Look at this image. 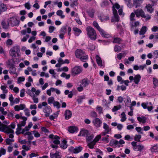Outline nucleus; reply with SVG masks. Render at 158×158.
Returning a JSON list of instances; mask_svg holds the SVG:
<instances>
[{
  "label": "nucleus",
  "mask_w": 158,
  "mask_h": 158,
  "mask_svg": "<svg viewBox=\"0 0 158 158\" xmlns=\"http://www.w3.org/2000/svg\"><path fill=\"white\" fill-rule=\"evenodd\" d=\"M50 157L51 158H61V157L60 154L58 152H56L55 153H50Z\"/></svg>",
  "instance_id": "13"
},
{
  "label": "nucleus",
  "mask_w": 158,
  "mask_h": 158,
  "mask_svg": "<svg viewBox=\"0 0 158 158\" xmlns=\"http://www.w3.org/2000/svg\"><path fill=\"white\" fill-rule=\"evenodd\" d=\"M75 54L77 58H80L85 54V52L80 49H78L75 52Z\"/></svg>",
  "instance_id": "9"
},
{
  "label": "nucleus",
  "mask_w": 158,
  "mask_h": 158,
  "mask_svg": "<svg viewBox=\"0 0 158 158\" xmlns=\"http://www.w3.org/2000/svg\"><path fill=\"white\" fill-rule=\"evenodd\" d=\"M141 136L140 135H136L134 138V139L135 141L138 142H140V139L141 138Z\"/></svg>",
  "instance_id": "54"
},
{
  "label": "nucleus",
  "mask_w": 158,
  "mask_h": 158,
  "mask_svg": "<svg viewBox=\"0 0 158 158\" xmlns=\"http://www.w3.org/2000/svg\"><path fill=\"white\" fill-rule=\"evenodd\" d=\"M71 3L70 4V6L73 7L74 6H76L77 5V3L76 0H71Z\"/></svg>",
  "instance_id": "42"
},
{
  "label": "nucleus",
  "mask_w": 158,
  "mask_h": 158,
  "mask_svg": "<svg viewBox=\"0 0 158 158\" xmlns=\"http://www.w3.org/2000/svg\"><path fill=\"white\" fill-rule=\"evenodd\" d=\"M114 16L111 19V21L112 22H118L119 20V17L118 14L116 10H114L113 12Z\"/></svg>",
  "instance_id": "6"
},
{
  "label": "nucleus",
  "mask_w": 158,
  "mask_h": 158,
  "mask_svg": "<svg viewBox=\"0 0 158 158\" xmlns=\"http://www.w3.org/2000/svg\"><path fill=\"white\" fill-rule=\"evenodd\" d=\"M82 71V69L79 67L76 66L73 68L72 70V75L75 76L80 73Z\"/></svg>",
  "instance_id": "7"
},
{
  "label": "nucleus",
  "mask_w": 158,
  "mask_h": 158,
  "mask_svg": "<svg viewBox=\"0 0 158 158\" xmlns=\"http://www.w3.org/2000/svg\"><path fill=\"white\" fill-rule=\"evenodd\" d=\"M82 149V148L81 146H79L75 148L73 147H71L69 150L73 153L76 154L81 152Z\"/></svg>",
  "instance_id": "8"
},
{
  "label": "nucleus",
  "mask_w": 158,
  "mask_h": 158,
  "mask_svg": "<svg viewBox=\"0 0 158 158\" xmlns=\"http://www.w3.org/2000/svg\"><path fill=\"white\" fill-rule=\"evenodd\" d=\"M31 97H32L34 103H37L38 102V98L35 97V95L34 93H32V95H31Z\"/></svg>",
  "instance_id": "44"
},
{
  "label": "nucleus",
  "mask_w": 158,
  "mask_h": 158,
  "mask_svg": "<svg viewBox=\"0 0 158 158\" xmlns=\"http://www.w3.org/2000/svg\"><path fill=\"white\" fill-rule=\"evenodd\" d=\"M9 22L12 26H15L19 25V21L15 18L12 17L10 18Z\"/></svg>",
  "instance_id": "10"
},
{
  "label": "nucleus",
  "mask_w": 158,
  "mask_h": 158,
  "mask_svg": "<svg viewBox=\"0 0 158 158\" xmlns=\"http://www.w3.org/2000/svg\"><path fill=\"white\" fill-rule=\"evenodd\" d=\"M87 34L91 40H95L97 39V34L95 30L92 27L88 26L86 28Z\"/></svg>",
  "instance_id": "1"
},
{
  "label": "nucleus",
  "mask_w": 158,
  "mask_h": 158,
  "mask_svg": "<svg viewBox=\"0 0 158 158\" xmlns=\"http://www.w3.org/2000/svg\"><path fill=\"white\" fill-rule=\"evenodd\" d=\"M93 24L98 30L101 28L99 26L98 24L96 21H94L93 23Z\"/></svg>",
  "instance_id": "51"
},
{
  "label": "nucleus",
  "mask_w": 158,
  "mask_h": 158,
  "mask_svg": "<svg viewBox=\"0 0 158 158\" xmlns=\"http://www.w3.org/2000/svg\"><path fill=\"white\" fill-rule=\"evenodd\" d=\"M73 30L75 32V35L78 36L79 34L81 33V31L79 29L77 28V27H74L73 28Z\"/></svg>",
  "instance_id": "24"
},
{
  "label": "nucleus",
  "mask_w": 158,
  "mask_h": 158,
  "mask_svg": "<svg viewBox=\"0 0 158 158\" xmlns=\"http://www.w3.org/2000/svg\"><path fill=\"white\" fill-rule=\"evenodd\" d=\"M49 137L50 139H60V138L59 136L57 135H53L51 134H50L49 136Z\"/></svg>",
  "instance_id": "55"
},
{
  "label": "nucleus",
  "mask_w": 158,
  "mask_h": 158,
  "mask_svg": "<svg viewBox=\"0 0 158 158\" xmlns=\"http://www.w3.org/2000/svg\"><path fill=\"white\" fill-rule=\"evenodd\" d=\"M0 12H4L7 10V8L6 4L3 3H2L0 5Z\"/></svg>",
  "instance_id": "23"
},
{
  "label": "nucleus",
  "mask_w": 158,
  "mask_h": 158,
  "mask_svg": "<svg viewBox=\"0 0 158 158\" xmlns=\"http://www.w3.org/2000/svg\"><path fill=\"white\" fill-rule=\"evenodd\" d=\"M66 32V28L64 27H63L61 28L60 31V33L65 34Z\"/></svg>",
  "instance_id": "62"
},
{
  "label": "nucleus",
  "mask_w": 158,
  "mask_h": 158,
  "mask_svg": "<svg viewBox=\"0 0 158 158\" xmlns=\"http://www.w3.org/2000/svg\"><path fill=\"white\" fill-rule=\"evenodd\" d=\"M89 84V83L87 79H85L82 80L81 85H82L83 87H85L88 86Z\"/></svg>",
  "instance_id": "26"
},
{
  "label": "nucleus",
  "mask_w": 158,
  "mask_h": 158,
  "mask_svg": "<svg viewBox=\"0 0 158 158\" xmlns=\"http://www.w3.org/2000/svg\"><path fill=\"white\" fill-rule=\"evenodd\" d=\"M32 132L34 134V136L35 137H39L40 136V134L38 131H32Z\"/></svg>",
  "instance_id": "60"
},
{
  "label": "nucleus",
  "mask_w": 158,
  "mask_h": 158,
  "mask_svg": "<svg viewBox=\"0 0 158 158\" xmlns=\"http://www.w3.org/2000/svg\"><path fill=\"white\" fill-rule=\"evenodd\" d=\"M54 102V98L53 97L49 98L48 99V102L49 104H51Z\"/></svg>",
  "instance_id": "49"
},
{
  "label": "nucleus",
  "mask_w": 158,
  "mask_h": 158,
  "mask_svg": "<svg viewBox=\"0 0 158 158\" xmlns=\"http://www.w3.org/2000/svg\"><path fill=\"white\" fill-rule=\"evenodd\" d=\"M1 25L2 27L5 29H7L9 27V23L7 22L6 23L4 21H2V22Z\"/></svg>",
  "instance_id": "25"
},
{
  "label": "nucleus",
  "mask_w": 158,
  "mask_h": 158,
  "mask_svg": "<svg viewBox=\"0 0 158 158\" xmlns=\"http://www.w3.org/2000/svg\"><path fill=\"white\" fill-rule=\"evenodd\" d=\"M99 18L100 19L101 21H104L106 20H109V17L107 16H100Z\"/></svg>",
  "instance_id": "41"
},
{
  "label": "nucleus",
  "mask_w": 158,
  "mask_h": 158,
  "mask_svg": "<svg viewBox=\"0 0 158 158\" xmlns=\"http://www.w3.org/2000/svg\"><path fill=\"white\" fill-rule=\"evenodd\" d=\"M9 99L11 105H12L14 104V98L12 94L10 95L9 97Z\"/></svg>",
  "instance_id": "59"
},
{
  "label": "nucleus",
  "mask_w": 158,
  "mask_h": 158,
  "mask_svg": "<svg viewBox=\"0 0 158 158\" xmlns=\"http://www.w3.org/2000/svg\"><path fill=\"white\" fill-rule=\"evenodd\" d=\"M94 135H91L89 136L88 137L86 138V141L88 143L89 142H91L93 138H94Z\"/></svg>",
  "instance_id": "50"
},
{
  "label": "nucleus",
  "mask_w": 158,
  "mask_h": 158,
  "mask_svg": "<svg viewBox=\"0 0 158 158\" xmlns=\"http://www.w3.org/2000/svg\"><path fill=\"white\" fill-rule=\"evenodd\" d=\"M66 143L67 141L66 140H63L62 142L60 144V147L63 149H65L67 147Z\"/></svg>",
  "instance_id": "29"
},
{
  "label": "nucleus",
  "mask_w": 158,
  "mask_h": 158,
  "mask_svg": "<svg viewBox=\"0 0 158 158\" xmlns=\"http://www.w3.org/2000/svg\"><path fill=\"white\" fill-rule=\"evenodd\" d=\"M121 105H119L118 106H115L112 109V111L113 112H115L121 108Z\"/></svg>",
  "instance_id": "57"
},
{
  "label": "nucleus",
  "mask_w": 158,
  "mask_h": 158,
  "mask_svg": "<svg viewBox=\"0 0 158 158\" xmlns=\"http://www.w3.org/2000/svg\"><path fill=\"white\" fill-rule=\"evenodd\" d=\"M56 14L58 16L60 17L62 19H63L65 17V15H63V12L61 10H59L57 11Z\"/></svg>",
  "instance_id": "35"
},
{
  "label": "nucleus",
  "mask_w": 158,
  "mask_h": 158,
  "mask_svg": "<svg viewBox=\"0 0 158 158\" xmlns=\"http://www.w3.org/2000/svg\"><path fill=\"white\" fill-rule=\"evenodd\" d=\"M152 152H158V145H155L151 148Z\"/></svg>",
  "instance_id": "36"
},
{
  "label": "nucleus",
  "mask_w": 158,
  "mask_h": 158,
  "mask_svg": "<svg viewBox=\"0 0 158 158\" xmlns=\"http://www.w3.org/2000/svg\"><path fill=\"white\" fill-rule=\"evenodd\" d=\"M6 151L5 149L3 148H1L0 150V157L2 155L5 154Z\"/></svg>",
  "instance_id": "53"
},
{
  "label": "nucleus",
  "mask_w": 158,
  "mask_h": 158,
  "mask_svg": "<svg viewBox=\"0 0 158 158\" xmlns=\"http://www.w3.org/2000/svg\"><path fill=\"white\" fill-rule=\"evenodd\" d=\"M69 131L71 133L77 131L78 130V128L75 126H71L69 127Z\"/></svg>",
  "instance_id": "20"
},
{
  "label": "nucleus",
  "mask_w": 158,
  "mask_h": 158,
  "mask_svg": "<svg viewBox=\"0 0 158 158\" xmlns=\"http://www.w3.org/2000/svg\"><path fill=\"white\" fill-rule=\"evenodd\" d=\"M95 58L97 61V63L98 65L100 67H102L103 65L102 60H101V58L98 55H96V56Z\"/></svg>",
  "instance_id": "18"
},
{
  "label": "nucleus",
  "mask_w": 158,
  "mask_h": 158,
  "mask_svg": "<svg viewBox=\"0 0 158 158\" xmlns=\"http://www.w3.org/2000/svg\"><path fill=\"white\" fill-rule=\"evenodd\" d=\"M134 13L135 15H136V17H137L141 16L142 18H146L144 13L141 9H138L135 10Z\"/></svg>",
  "instance_id": "5"
},
{
  "label": "nucleus",
  "mask_w": 158,
  "mask_h": 158,
  "mask_svg": "<svg viewBox=\"0 0 158 158\" xmlns=\"http://www.w3.org/2000/svg\"><path fill=\"white\" fill-rule=\"evenodd\" d=\"M37 0H35V2L36 3L33 5V7L36 9H38L40 8L39 5L38 3L37 2Z\"/></svg>",
  "instance_id": "63"
},
{
  "label": "nucleus",
  "mask_w": 158,
  "mask_h": 158,
  "mask_svg": "<svg viewBox=\"0 0 158 158\" xmlns=\"http://www.w3.org/2000/svg\"><path fill=\"white\" fill-rule=\"evenodd\" d=\"M8 130L7 128H5L4 125L2 124L0 122V131H6V132L8 131Z\"/></svg>",
  "instance_id": "34"
},
{
  "label": "nucleus",
  "mask_w": 158,
  "mask_h": 158,
  "mask_svg": "<svg viewBox=\"0 0 158 158\" xmlns=\"http://www.w3.org/2000/svg\"><path fill=\"white\" fill-rule=\"evenodd\" d=\"M0 111L2 114L4 115H6L7 114V112L4 111V108L2 107H0Z\"/></svg>",
  "instance_id": "58"
},
{
  "label": "nucleus",
  "mask_w": 158,
  "mask_h": 158,
  "mask_svg": "<svg viewBox=\"0 0 158 158\" xmlns=\"http://www.w3.org/2000/svg\"><path fill=\"white\" fill-rule=\"evenodd\" d=\"M65 118L66 119H68L70 118L72 116V112L69 110H66L65 111Z\"/></svg>",
  "instance_id": "17"
},
{
  "label": "nucleus",
  "mask_w": 158,
  "mask_h": 158,
  "mask_svg": "<svg viewBox=\"0 0 158 158\" xmlns=\"http://www.w3.org/2000/svg\"><path fill=\"white\" fill-rule=\"evenodd\" d=\"M89 135V132L88 130H84L81 131L78 135V136L87 137Z\"/></svg>",
  "instance_id": "16"
},
{
  "label": "nucleus",
  "mask_w": 158,
  "mask_h": 158,
  "mask_svg": "<svg viewBox=\"0 0 158 158\" xmlns=\"http://www.w3.org/2000/svg\"><path fill=\"white\" fill-rule=\"evenodd\" d=\"M93 122L94 125L97 127H100V125L102 124V122L98 118H96L93 121Z\"/></svg>",
  "instance_id": "15"
},
{
  "label": "nucleus",
  "mask_w": 158,
  "mask_h": 158,
  "mask_svg": "<svg viewBox=\"0 0 158 158\" xmlns=\"http://www.w3.org/2000/svg\"><path fill=\"white\" fill-rule=\"evenodd\" d=\"M121 50V48L119 46L115 45L114 47V50L116 52H120Z\"/></svg>",
  "instance_id": "45"
},
{
  "label": "nucleus",
  "mask_w": 158,
  "mask_h": 158,
  "mask_svg": "<svg viewBox=\"0 0 158 158\" xmlns=\"http://www.w3.org/2000/svg\"><path fill=\"white\" fill-rule=\"evenodd\" d=\"M96 142H95L93 140L90 142L88 143L87 146L89 147L90 148L92 149L94 148V145L95 144Z\"/></svg>",
  "instance_id": "30"
},
{
  "label": "nucleus",
  "mask_w": 158,
  "mask_h": 158,
  "mask_svg": "<svg viewBox=\"0 0 158 158\" xmlns=\"http://www.w3.org/2000/svg\"><path fill=\"white\" fill-rule=\"evenodd\" d=\"M98 31H99L100 34L102 35V37L108 38V36H109V35L106 34L105 32L102 28H100V29L98 30Z\"/></svg>",
  "instance_id": "28"
},
{
  "label": "nucleus",
  "mask_w": 158,
  "mask_h": 158,
  "mask_svg": "<svg viewBox=\"0 0 158 158\" xmlns=\"http://www.w3.org/2000/svg\"><path fill=\"white\" fill-rule=\"evenodd\" d=\"M6 143L7 144L10 145L14 141V140L13 139H7L5 140Z\"/></svg>",
  "instance_id": "43"
},
{
  "label": "nucleus",
  "mask_w": 158,
  "mask_h": 158,
  "mask_svg": "<svg viewBox=\"0 0 158 158\" xmlns=\"http://www.w3.org/2000/svg\"><path fill=\"white\" fill-rule=\"evenodd\" d=\"M20 51L19 48L18 46H14L10 48L9 53L10 55L13 57L19 56V52Z\"/></svg>",
  "instance_id": "4"
},
{
  "label": "nucleus",
  "mask_w": 158,
  "mask_h": 158,
  "mask_svg": "<svg viewBox=\"0 0 158 158\" xmlns=\"http://www.w3.org/2000/svg\"><path fill=\"white\" fill-rule=\"evenodd\" d=\"M120 7V5L118 3H115L114 5L113 6V11L114 10H116L115 9V8L117 9H118Z\"/></svg>",
  "instance_id": "61"
},
{
  "label": "nucleus",
  "mask_w": 158,
  "mask_h": 158,
  "mask_svg": "<svg viewBox=\"0 0 158 158\" xmlns=\"http://www.w3.org/2000/svg\"><path fill=\"white\" fill-rule=\"evenodd\" d=\"M79 59L81 61L85 62L88 59V56L85 54Z\"/></svg>",
  "instance_id": "39"
},
{
  "label": "nucleus",
  "mask_w": 158,
  "mask_h": 158,
  "mask_svg": "<svg viewBox=\"0 0 158 158\" xmlns=\"http://www.w3.org/2000/svg\"><path fill=\"white\" fill-rule=\"evenodd\" d=\"M137 118V120L140 122H141L143 123H146V118L145 117H138Z\"/></svg>",
  "instance_id": "33"
},
{
  "label": "nucleus",
  "mask_w": 158,
  "mask_h": 158,
  "mask_svg": "<svg viewBox=\"0 0 158 158\" xmlns=\"http://www.w3.org/2000/svg\"><path fill=\"white\" fill-rule=\"evenodd\" d=\"M17 126L18 127L16 128V134L17 135H19V134L22 133V131H22L21 128L22 127L19 126L18 124H17Z\"/></svg>",
  "instance_id": "38"
},
{
  "label": "nucleus",
  "mask_w": 158,
  "mask_h": 158,
  "mask_svg": "<svg viewBox=\"0 0 158 158\" xmlns=\"http://www.w3.org/2000/svg\"><path fill=\"white\" fill-rule=\"evenodd\" d=\"M121 41L122 40L120 38L116 37L113 40V43H118V44H120Z\"/></svg>",
  "instance_id": "37"
},
{
  "label": "nucleus",
  "mask_w": 158,
  "mask_h": 158,
  "mask_svg": "<svg viewBox=\"0 0 158 158\" xmlns=\"http://www.w3.org/2000/svg\"><path fill=\"white\" fill-rule=\"evenodd\" d=\"M6 44L7 46L11 45L13 44V41L10 39H8L6 42Z\"/></svg>",
  "instance_id": "56"
},
{
  "label": "nucleus",
  "mask_w": 158,
  "mask_h": 158,
  "mask_svg": "<svg viewBox=\"0 0 158 158\" xmlns=\"http://www.w3.org/2000/svg\"><path fill=\"white\" fill-rule=\"evenodd\" d=\"M30 146L28 147L26 146L25 145H23L22 148L24 150H25L26 151H28L30 149Z\"/></svg>",
  "instance_id": "64"
},
{
  "label": "nucleus",
  "mask_w": 158,
  "mask_h": 158,
  "mask_svg": "<svg viewBox=\"0 0 158 158\" xmlns=\"http://www.w3.org/2000/svg\"><path fill=\"white\" fill-rule=\"evenodd\" d=\"M25 105L24 104H21L19 105H16L14 107V109L16 111H19L20 110H23L25 109Z\"/></svg>",
  "instance_id": "14"
},
{
  "label": "nucleus",
  "mask_w": 158,
  "mask_h": 158,
  "mask_svg": "<svg viewBox=\"0 0 158 158\" xmlns=\"http://www.w3.org/2000/svg\"><path fill=\"white\" fill-rule=\"evenodd\" d=\"M43 111L46 113L45 115L47 117L49 116V114L51 112V109L49 106H47L44 108Z\"/></svg>",
  "instance_id": "11"
},
{
  "label": "nucleus",
  "mask_w": 158,
  "mask_h": 158,
  "mask_svg": "<svg viewBox=\"0 0 158 158\" xmlns=\"http://www.w3.org/2000/svg\"><path fill=\"white\" fill-rule=\"evenodd\" d=\"M53 105L54 106H56L58 109L60 108V104L59 102L57 101L54 102L53 103Z\"/></svg>",
  "instance_id": "48"
},
{
  "label": "nucleus",
  "mask_w": 158,
  "mask_h": 158,
  "mask_svg": "<svg viewBox=\"0 0 158 158\" xmlns=\"http://www.w3.org/2000/svg\"><path fill=\"white\" fill-rule=\"evenodd\" d=\"M152 5L148 4L146 6V8L147 9V11L151 13L153 10V9L152 8Z\"/></svg>",
  "instance_id": "22"
},
{
  "label": "nucleus",
  "mask_w": 158,
  "mask_h": 158,
  "mask_svg": "<svg viewBox=\"0 0 158 158\" xmlns=\"http://www.w3.org/2000/svg\"><path fill=\"white\" fill-rule=\"evenodd\" d=\"M103 128L105 130V131L107 133H108L109 131H111V129L110 128L109 126L105 123H103Z\"/></svg>",
  "instance_id": "27"
},
{
  "label": "nucleus",
  "mask_w": 158,
  "mask_h": 158,
  "mask_svg": "<svg viewBox=\"0 0 158 158\" xmlns=\"http://www.w3.org/2000/svg\"><path fill=\"white\" fill-rule=\"evenodd\" d=\"M5 128H7L8 129V131L6 132V131H3L7 134H9V137L10 138H13L14 137V135L13 134L14 133V131L13 130L11 129H14L15 127V125L14 123H12L11 124L8 126L5 125Z\"/></svg>",
  "instance_id": "2"
},
{
  "label": "nucleus",
  "mask_w": 158,
  "mask_h": 158,
  "mask_svg": "<svg viewBox=\"0 0 158 158\" xmlns=\"http://www.w3.org/2000/svg\"><path fill=\"white\" fill-rule=\"evenodd\" d=\"M147 31V27L145 26H143L141 28L139 32V34L140 35L144 34Z\"/></svg>",
  "instance_id": "31"
},
{
  "label": "nucleus",
  "mask_w": 158,
  "mask_h": 158,
  "mask_svg": "<svg viewBox=\"0 0 158 158\" xmlns=\"http://www.w3.org/2000/svg\"><path fill=\"white\" fill-rule=\"evenodd\" d=\"M130 25L131 28H134L135 27L139 26V22L138 21H135V14L133 12L131 13L130 16Z\"/></svg>",
  "instance_id": "3"
},
{
  "label": "nucleus",
  "mask_w": 158,
  "mask_h": 158,
  "mask_svg": "<svg viewBox=\"0 0 158 158\" xmlns=\"http://www.w3.org/2000/svg\"><path fill=\"white\" fill-rule=\"evenodd\" d=\"M141 78V76L140 75H136L134 77V80L135 84H138L139 81Z\"/></svg>",
  "instance_id": "21"
},
{
  "label": "nucleus",
  "mask_w": 158,
  "mask_h": 158,
  "mask_svg": "<svg viewBox=\"0 0 158 158\" xmlns=\"http://www.w3.org/2000/svg\"><path fill=\"white\" fill-rule=\"evenodd\" d=\"M94 12V10L93 9H89L88 11V15L91 18L93 17Z\"/></svg>",
  "instance_id": "32"
},
{
  "label": "nucleus",
  "mask_w": 158,
  "mask_h": 158,
  "mask_svg": "<svg viewBox=\"0 0 158 158\" xmlns=\"http://www.w3.org/2000/svg\"><path fill=\"white\" fill-rule=\"evenodd\" d=\"M143 0H133V5L135 6V8H137L140 5V4L142 2Z\"/></svg>",
  "instance_id": "19"
},
{
  "label": "nucleus",
  "mask_w": 158,
  "mask_h": 158,
  "mask_svg": "<svg viewBox=\"0 0 158 158\" xmlns=\"http://www.w3.org/2000/svg\"><path fill=\"white\" fill-rule=\"evenodd\" d=\"M126 55V54L125 53H120L117 55V57L119 60H120L122 57L125 56Z\"/></svg>",
  "instance_id": "46"
},
{
  "label": "nucleus",
  "mask_w": 158,
  "mask_h": 158,
  "mask_svg": "<svg viewBox=\"0 0 158 158\" xmlns=\"http://www.w3.org/2000/svg\"><path fill=\"white\" fill-rule=\"evenodd\" d=\"M24 112L26 116L28 117L30 116V111L28 109L25 108L24 110Z\"/></svg>",
  "instance_id": "52"
},
{
  "label": "nucleus",
  "mask_w": 158,
  "mask_h": 158,
  "mask_svg": "<svg viewBox=\"0 0 158 158\" xmlns=\"http://www.w3.org/2000/svg\"><path fill=\"white\" fill-rule=\"evenodd\" d=\"M153 84L155 86L154 88H155L158 85V80L156 78H153Z\"/></svg>",
  "instance_id": "47"
},
{
  "label": "nucleus",
  "mask_w": 158,
  "mask_h": 158,
  "mask_svg": "<svg viewBox=\"0 0 158 158\" xmlns=\"http://www.w3.org/2000/svg\"><path fill=\"white\" fill-rule=\"evenodd\" d=\"M9 70L10 73L14 74L15 72L16 69L13 65L10 67Z\"/></svg>",
  "instance_id": "40"
},
{
  "label": "nucleus",
  "mask_w": 158,
  "mask_h": 158,
  "mask_svg": "<svg viewBox=\"0 0 158 158\" xmlns=\"http://www.w3.org/2000/svg\"><path fill=\"white\" fill-rule=\"evenodd\" d=\"M144 146L140 144L139 145H137L134 148V150L136 151H139L140 152H141L144 148Z\"/></svg>",
  "instance_id": "12"
}]
</instances>
